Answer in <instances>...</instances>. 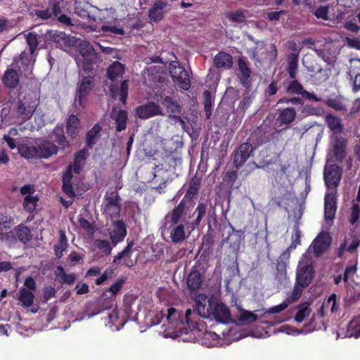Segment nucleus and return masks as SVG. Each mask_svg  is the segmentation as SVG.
<instances>
[{
	"label": "nucleus",
	"instance_id": "1",
	"mask_svg": "<svg viewBox=\"0 0 360 360\" xmlns=\"http://www.w3.org/2000/svg\"><path fill=\"white\" fill-rule=\"evenodd\" d=\"M207 211V205L205 202H199L195 212L193 214L197 213L195 219L192 221H188L186 219V214H184L181 217V223L178 221L176 224H174L172 220V211L168 213L165 219L169 224L168 229L170 230V238L173 243H179L182 242L186 238L185 226H188V228L195 229L200 226L202 218L205 217Z\"/></svg>",
	"mask_w": 360,
	"mask_h": 360
},
{
	"label": "nucleus",
	"instance_id": "2",
	"mask_svg": "<svg viewBox=\"0 0 360 360\" xmlns=\"http://www.w3.org/2000/svg\"><path fill=\"white\" fill-rule=\"evenodd\" d=\"M291 50L293 52L289 53L286 58L288 63L286 71L288 73L291 81L288 83L285 82L283 84L285 93L288 95L296 94L302 96L304 89L302 84L297 79H296L298 70L299 51H297L295 43L291 47Z\"/></svg>",
	"mask_w": 360,
	"mask_h": 360
},
{
	"label": "nucleus",
	"instance_id": "3",
	"mask_svg": "<svg viewBox=\"0 0 360 360\" xmlns=\"http://www.w3.org/2000/svg\"><path fill=\"white\" fill-rule=\"evenodd\" d=\"M201 180L197 176H193L190 180L188 188L180 202L172 210V220L174 224L181 221L184 214H187L188 204L191 203L198 195Z\"/></svg>",
	"mask_w": 360,
	"mask_h": 360
},
{
	"label": "nucleus",
	"instance_id": "4",
	"mask_svg": "<svg viewBox=\"0 0 360 360\" xmlns=\"http://www.w3.org/2000/svg\"><path fill=\"white\" fill-rule=\"evenodd\" d=\"M121 208V198L116 190L106 191L102 205L104 214L110 218L120 215Z\"/></svg>",
	"mask_w": 360,
	"mask_h": 360
},
{
	"label": "nucleus",
	"instance_id": "5",
	"mask_svg": "<svg viewBox=\"0 0 360 360\" xmlns=\"http://www.w3.org/2000/svg\"><path fill=\"white\" fill-rule=\"evenodd\" d=\"M169 72L173 82L180 89L184 91L190 89L191 79L188 73L181 65L179 63L175 64V62H172L169 64Z\"/></svg>",
	"mask_w": 360,
	"mask_h": 360
},
{
	"label": "nucleus",
	"instance_id": "6",
	"mask_svg": "<svg viewBox=\"0 0 360 360\" xmlns=\"http://www.w3.org/2000/svg\"><path fill=\"white\" fill-rule=\"evenodd\" d=\"M194 302L195 310L200 316L211 318L212 310L218 300L214 295L208 297L205 294L200 293L195 297Z\"/></svg>",
	"mask_w": 360,
	"mask_h": 360
},
{
	"label": "nucleus",
	"instance_id": "7",
	"mask_svg": "<svg viewBox=\"0 0 360 360\" xmlns=\"http://www.w3.org/2000/svg\"><path fill=\"white\" fill-rule=\"evenodd\" d=\"M82 165L74 161L72 165H68L65 171L63 172L62 179V191L69 198H74L75 196V193L72 186V172L79 174L82 170Z\"/></svg>",
	"mask_w": 360,
	"mask_h": 360
},
{
	"label": "nucleus",
	"instance_id": "8",
	"mask_svg": "<svg viewBox=\"0 0 360 360\" xmlns=\"http://www.w3.org/2000/svg\"><path fill=\"white\" fill-rule=\"evenodd\" d=\"M38 105L36 99H33L31 95L20 99L17 103L16 112L24 122L30 120Z\"/></svg>",
	"mask_w": 360,
	"mask_h": 360
},
{
	"label": "nucleus",
	"instance_id": "9",
	"mask_svg": "<svg viewBox=\"0 0 360 360\" xmlns=\"http://www.w3.org/2000/svg\"><path fill=\"white\" fill-rule=\"evenodd\" d=\"M315 274L311 264L299 266L296 272V285L306 288L311 283Z\"/></svg>",
	"mask_w": 360,
	"mask_h": 360
},
{
	"label": "nucleus",
	"instance_id": "10",
	"mask_svg": "<svg viewBox=\"0 0 360 360\" xmlns=\"http://www.w3.org/2000/svg\"><path fill=\"white\" fill-rule=\"evenodd\" d=\"M342 177V169L338 165L333 164L326 167L324 180L328 188H337Z\"/></svg>",
	"mask_w": 360,
	"mask_h": 360
},
{
	"label": "nucleus",
	"instance_id": "11",
	"mask_svg": "<svg viewBox=\"0 0 360 360\" xmlns=\"http://www.w3.org/2000/svg\"><path fill=\"white\" fill-rule=\"evenodd\" d=\"M94 77L86 76L79 85L76 93L75 102L80 106L83 107L86 103V98L94 87Z\"/></svg>",
	"mask_w": 360,
	"mask_h": 360
},
{
	"label": "nucleus",
	"instance_id": "12",
	"mask_svg": "<svg viewBox=\"0 0 360 360\" xmlns=\"http://www.w3.org/2000/svg\"><path fill=\"white\" fill-rule=\"evenodd\" d=\"M302 63L308 72H311V76L316 73H321L323 75V81L329 78L330 70L323 69L321 64L312 55H305L302 59Z\"/></svg>",
	"mask_w": 360,
	"mask_h": 360
},
{
	"label": "nucleus",
	"instance_id": "13",
	"mask_svg": "<svg viewBox=\"0 0 360 360\" xmlns=\"http://www.w3.org/2000/svg\"><path fill=\"white\" fill-rule=\"evenodd\" d=\"M254 148L249 142L241 143L233 155V163L236 168L241 167L252 155Z\"/></svg>",
	"mask_w": 360,
	"mask_h": 360
},
{
	"label": "nucleus",
	"instance_id": "14",
	"mask_svg": "<svg viewBox=\"0 0 360 360\" xmlns=\"http://www.w3.org/2000/svg\"><path fill=\"white\" fill-rule=\"evenodd\" d=\"M22 72L20 68H7L1 77L2 84L9 89H16L19 85Z\"/></svg>",
	"mask_w": 360,
	"mask_h": 360
},
{
	"label": "nucleus",
	"instance_id": "15",
	"mask_svg": "<svg viewBox=\"0 0 360 360\" xmlns=\"http://www.w3.org/2000/svg\"><path fill=\"white\" fill-rule=\"evenodd\" d=\"M160 103L166 108L167 112L169 113V117L176 122L184 124V121L179 116L181 112V107L171 96L161 97Z\"/></svg>",
	"mask_w": 360,
	"mask_h": 360
},
{
	"label": "nucleus",
	"instance_id": "16",
	"mask_svg": "<svg viewBox=\"0 0 360 360\" xmlns=\"http://www.w3.org/2000/svg\"><path fill=\"white\" fill-rule=\"evenodd\" d=\"M211 317H213L216 321L224 324L229 323L231 321L230 310L222 302H216L212 310Z\"/></svg>",
	"mask_w": 360,
	"mask_h": 360
},
{
	"label": "nucleus",
	"instance_id": "17",
	"mask_svg": "<svg viewBox=\"0 0 360 360\" xmlns=\"http://www.w3.org/2000/svg\"><path fill=\"white\" fill-rule=\"evenodd\" d=\"M136 112L138 117L142 120H146L156 115H162L160 107L153 102L138 106L136 108Z\"/></svg>",
	"mask_w": 360,
	"mask_h": 360
},
{
	"label": "nucleus",
	"instance_id": "18",
	"mask_svg": "<svg viewBox=\"0 0 360 360\" xmlns=\"http://www.w3.org/2000/svg\"><path fill=\"white\" fill-rule=\"evenodd\" d=\"M127 231L124 222L117 220L113 223V229L110 233V238L113 246L124 240Z\"/></svg>",
	"mask_w": 360,
	"mask_h": 360
},
{
	"label": "nucleus",
	"instance_id": "19",
	"mask_svg": "<svg viewBox=\"0 0 360 360\" xmlns=\"http://www.w3.org/2000/svg\"><path fill=\"white\" fill-rule=\"evenodd\" d=\"M37 159H47L51 155L57 154L58 146L53 143L44 140L37 146Z\"/></svg>",
	"mask_w": 360,
	"mask_h": 360
},
{
	"label": "nucleus",
	"instance_id": "20",
	"mask_svg": "<svg viewBox=\"0 0 360 360\" xmlns=\"http://www.w3.org/2000/svg\"><path fill=\"white\" fill-rule=\"evenodd\" d=\"M337 210V199L333 194L326 193L324 198V216L326 220H333Z\"/></svg>",
	"mask_w": 360,
	"mask_h": 360
},
{
	"label": "nucleus",
	"instance_id": "21",
	"mask_svg": "<svg viewBox=\"0 0 360 360\" xmlns=\"http://www.w3.org/2000/svg\"><path fill=\"white\" fill-rule=\"evenodd\" d=\"M330 245V238L328 236L320 233L314 240L313 249L316 256L323 255Z\"/></svg>",
	"mask_w": 360,
	"mask_h": 360
},
{
	"label": "nucleus",
	"instance_id": "22",
	"mask_svg": "<svg viewBox=\"0 0 360 360\" xmlns=\"http://www.w3.org/2000/svg\"><path fill=\"white\" fill-rule=\"evenodd\" d=\"M167 4L162 0H155L148 11V18L151 22H158L162 20L164 16L163 9Z\"/></svg>",
	"mask_w": 360,
	"mask_h": 360
},
{
	"label": "nucleus",
	"instance_id": "23",
	"mask_svg": "<svg viewBox=\"0 0 360 360\" xmlns=\"http://www.w3.org/2000/svg\"><path fill=\"white\" fill-rule=\"evenodd\" d=\"M129 80L126 79L122 82L120 89L117 85L112 84L110 87V96L112 98H116L119 95L120 100L122 104L125 105L128 96Z\"/></svg>",
	"mask_w": 360,
	"mask_h": 360
},
{
	"label": "nucleus",
	"instance_id": "24",
	"mask_svg": "<svg viewBox=\"0 0 360 360\" xmlns=\"http://www.w3.org/2000/svg\"><path fill=\"white\" fill-rule=\"evenodd\" d=\"M296 110L294 108L288 107L279 110L276 122L279 126L289 125L295 119Z\"/></svg>",
	"mask_w": 360,
	"mask_h": 360
},
{
	"label": "nucleus",
	"instance_id": "25",
	"mask_svg": "<svg viewBox=\"0 0 360 360\" xmlns=\"http://www.w3.org/2000/svg\"><path fill=\"white\" fill-rule=\"evenodd\" d=\"M237 63L238 66V70L241 74L240 82L244 86L247 87L250 84L249 79L251 76L252 70L249 68L248 63L245 60L244 57H238Z\"/></svg>",
	"mask_w": 360,
	"mask_h": 360
},
{
	"label": "nucleus",
	"instance_id": "26",
	"mask_svg": "<svg viewBox=\"0 0 360 360\" xmlns=\"http://www.w3.org/2000/svg\"><path fill=\"white\" fill-rule=\"evenodd\" d=\"M202 278L203 277L198 270L192 269L186 278L188 288L191 291L199 290L202 283Z\"/></svg>",
	"mask_w": 360,
	"mask_h": 360
},
{
	"label": "nucleus",
	"instance_id": "27",
	"mask_svg": "<svg viewBox=\"0 0 360 360\" xmlns=\"http://www.w3.org/2000/svg\"><path fill=\"white\" fill-rule=\"evenodd\" d=\"M217 68L230 69L233 65V57L226 52H219L213 59Z\"/></svg>",
	"mask_w": 360,
	"mask_h": 360
},
{
	"label": "nucleus",
	"instance_id": "28",
	"mask_svg": "<svg viewBox=\"0 0 360 360\" xmlns=\"http://www.w3.org/2000/svg\"><path fill=\"white\" fill-rule=\"evenodd\" d=\"M17 148L19 154L22 157L26 159L37 158V146H32L31 143L27 142H22L18 143Z\"/></svg>",
	"mask_w": 360,
	"mask_h": 360
},
{
	"label": "nucleus",
	"instance_id": "29",
	"mask_svg": "<svg viewBox=\"0 0 360 360\" xmlns=\"http://www.w3.org/2000/svg\"><path fill=\"white\" fill-rule=\"evenodd\" d=\"M79 123V120L77 115L72 114L68 117L66 123V131L68 135L72 139H75L78 135Z\"/></svg>",
	"mask_w": 360,
	"mask_h": 360
},
{
	"label": "nucleus",
	"instance_id": "30",
	"mask_svg": "<svg viewBox=\"0 0 360 360\" xmlns=\"http://www.w3.org/2000/svg\"><path fill=\"white\" fill-rule=\"evenodd\" d=\"M124 73V65L119 61L113 62L107 69L108 78L114 82Z\"/></svg>",
	"mask_w": 360,
	"mask_h": 360
},
{
	"label": "nucleus",
	"instance_id": "31",
	"mask_svg": "<svg viewBox=\"0 0 360 360\" xmlns=\"http://www.w3.org/2000/svg\"><path fill=\"white\" fill-rule=\"evenodd\" d=\"M326 121L333 134H340L342 132L343 126L341 120L338 117L329 114L326 115Z\"/></svg>",
	"mask_w": 360,
	"mask_h": 360
},
{
	"label": "nucleus",
	"instance_id": "32",
	"mask_svg": "<svg viewBox=\"0 0 360 360\" xmlns=\"http://www.w3.org/2000/svg\"><path fill=\"white\" fill-rule=\"evenodd\" d=\"M101 131L102 127L98 124H96L87 131L86 146L88 148L91 149L93 148L99 138Z\"/></svg>",
	"mask_w": 360,
	"mask_h": 360
},
{
	"label": "nucleus",
	"instance_id": "33",
	"mask_svg": "<svg viewBox=\"0 0 360 360\" xmlns=\"http://www.w3.org/2000/svg\"><path fill=\"white\" fill-rule=\"evenodd\" d=\"M112 119L115 121L116 131H122L126 129L128 120V113L124 110H120L116 115H111Z\"/></svg>",
	"mask_w": 360,
	"mask_h": 360
},
{
	"label": "nucleus",
	"instance_id": "34",
	"mask_svg": "<svg viewBox=\"0 0 360 360\" xmlns=\"http://www.w3.org/2000/svg\"><path fill=\"white\" fill-rule=\"evenodd\" d=\"M14 231L16 236V238L24 244H26L32 239L30 229L23 224H20L15 226Z\"/></svg>",
	"mask_w": 360,
	"mask_h": 360
},
{
	"label": "nucleus",
	"instance_id": "35",
	"mask_svg": "<svg viewBox=\"0 0 360 360\" xmlns=\"http://www.w3.org/2000/svg\"><path fill=\"white\" fill-rule=\"evenodd\" d=\"M196 315L191 309H188L186 310L185 314L182 313L181 318H180V325L181 326V328L186 329L187 328L191 329V328H194L195 324Z\"/></svg>",
	"mask_w": 360,
	"mask_h": 360
},
{
	"label": "nucleus",
	"instance_id": "36",
	"mask_svg": "<svg viewBox=\"0 0 360 360\" xmlns=\"http://www.w3.org/2000/svg\"><path fill=\"white\" fill-rule=\"evenodd\" d=\"M345 140L342 138H337L333 147V156L338 161H342L346 155Z\"/></svg>",
	"mask_w": 360,
	"mask_h": 360
},
{
	"label": "nucleus",
	"instance_id": "37",
	"mask_svg": "<svg viewBox=\"0 0 360 360\" xmlns=\"http://www.w3.org/2000/svg\"><path fill=\"white\" fill-rule=\"evenodd\" d=\"M68 246V240L65 233L63 230L59 231V239L56 244L54 245V252L56 257L60 259L63 256V251Z\"/></svg>",
	"mask_w": 360,
	"mask_h": 360
},
{
	"label": "nucleus",
	"instance_id": "38",
	"mask_svg": "<svg viewBox=\"0 0 360 360\" xmlns=\"http://www.w3.org/2000/svg\"><path fill=\"white\" fill-rule=\"evenodd\" d=\"M181 311H178L174 307H170L167 309L166 320L174 325V326L181 328V326L180 325V318H181Z\"/></svg>",
	"mask_w": 360,
	"mask_h": 360
},
{
	"label": "nucleus",
	"instance_id": "39",
	"mask_svg": "<svg viewBox=\"0 0 360 360\" xmlns=\"http://www.w3.org/2000/svg\"><path fill=\"white\" fill-rule=\"evenodd\" d=\"M323 102L327 106L333 108L335 110H346V106L341 96H336L335 98H327V99H326Z\"/></svg>",
	"mask_w": 360,
	"mask_h": 360
},
{
	"label": "nucleus",
	"instance_id": "40",
	"mask_svg": "<svg viewBox=\"0 0 360 360\" xmlns=\"http://www.w3.org/2000/svg\"><path fill=\"white\" fill-rule=\"evenodd\" d=\"M230 228L232 230V233L229 235L226 240H230V243L233 245H239L244 239L245 231L243 230H236L235 228L229 224Z\"/></svg>",
	"mask_w": 360,
	"mask_h": 360
},
{
	"label": "nucleus",
	"instance_id": "41",
	"mask_svg": "<svg viewBox=\"0 0 360 360\" xmlns=\"http://www.w3.org/2000/svg\"><path fill=\"white\" fill-rule=\"evenodd\" d=\"M19 300L24 307H29L32 305L34 295L30 290L25 288H21L20 290Z\"/></svg>",
	"mask_w": 360,
	"mask_h": 360
},
{
	"label": "nucleus",
	"instance_id": "42",
	"mask_svg": "<svg viewBox=\"0 0 360 360\" xmlns=\"http://www.w3.org/2000/svg\"><path fill=\"white\" fill-rule=\"evenodd\" d=\"M297 309L298 311L295 316V320L297 323H302L307 316H309L311 311V308L306 302L299 304Z\"/></svg>",
	"mask_w": 360,
	"mask_h": 360
},
{
	"label": "nucleus",
	"instance_id": "43",
	"mask_svg": "<svg viewBox=\"0 0 360 360\" xmlns=\"http://www.w3.org/2000/svg\"><path fill=\"white\" fill-rule=\"evenodd\" d=\"M53 135H54V141L58 143L60 147H61L63 149H65V148H68L70 146V143L68 141L63 129L62 128H56L53 131Z\"/></svg>",
	"mask_w": 360,
	"mask_h": 360
},
{
	"label": "nucleus",
	"instance_id": "44",
	"mask_svg": "<svg viewBox=\"0 0 360 360\" xmlns=\"http://www.w3.org/2000/svg\"><path fill=\"white\" fill-rule=\"evenodd\" d=\"M0 241L9 248L13 247L17 242L15 231L0 232Z\"/></svg>",
	"mask_w": 360,
	"mask_h": 360
},
{
	"label": "nucleus",
	"instance_id": "45",
	"mask_svg": "<svg viewBox=\"0 0 360 360\" xmlns=\"http://www.w3.org/2000/svg\"><path fill=\"white\" fill-rule=\"evenodd\" d=\"M134 241H129L127 243V246L124 248V249L119 252L113 259L112 263L115 264H120V260L123 258L126 257H131V250L132 247L134 246Z\"/></svg>",
	"mask_w": 360,
	"mask_h": 360
},
{
	"label": "nucleus",
	"instance_id": "46",
	"mask_svg": "<svg viewBox=\"0 0 360 360\" xmlns=\"http://www.w3.org/2000/svg\"><path fill=\"white\" fill-rule=\"evenodd\" d=\"M257 316L252 311L244 310L240 314L238 321L241 325H248L255 322Z\"/></svg>",
	"mask_w": 360,
	"mask_h": 360
},
{
	"label": "nucleus",
	"instance_id": "47",
	"mask_svg": "<svg viewBox=\"0 0 360 360\" xmlns=\"http://www.w3.org/2000/svg\"><path fill=\"white\" fill-rule=\"evenodd\" d=\"M38 200L37 196L26 195L23 202L24 209L30 213L33 212L36 209Z\"/></svg>",
	"mask_w": 360,
	"mask_h": 360
},
{
	"label": "nucleus",
	"instance_id": "48",
	"mask_svg": "<svg viewBox=\"0 0 360 360\" xmlns=\"http://www.w3.org/2000/svg\"><path fill=\"white\" fill-rule=\"evenodd\" d=\"M203 104L206 116L209 117L212 114V94L209 90H205L203 92Z\"/></svg>",
	"mask_w": 360,
	"mask_h": 360
},
{
	"label": "nucleus",
	"instance_id": "49",
	"mask_svg": "<svg viewBox=\"0 0 360 360\" xmlns=\"http://www.w3.org/2000/svg\"><path fill=\"white\" fill-rule=\"evenodd\" d=\"M226 17L230 21L236 23H243L246 20V16L243 11H236L235 12H228L226 13Z\"/></svg>",
	"mask_w": 360,
	"mask_h": 360
},
{
	"label": "nucleus",
	"instance_id": "50",
	"mask_svg": "<svg viewBox=\"0 0 360 360\" xmlns=\"http://www.w3.org/2000/svg\"><path fill=\"white\" fill-rule=\"evenodd\" d=\"M255 98L254 95L252 94L250 95L244 96L240 101L239 105L237 108V111L240 114H245L247 109L250 106Z\"/></svg>",
	"mask_w": 360,
	"mask_h": 360
},
{
	"label": "nucleus",
	"instance_id": "51",
	"mask_svg": "<svg viewBox=\"0 0 360 360\" xmlns=\"http://www.w3.org/2000/svg\"><path fill=\"white\" fill-rule=\"evenodd\" d=\"M323 307L330 308L332 313H335L339 310V304L337 302V295L331 294L326 302H323Z\"/></svg>",
	"mask_w": 360,
	"mask_h": 360
},
{
	"label": "nucleus",
	"instance_id": "52",
	"mask_svg": "<svg viewBox=\"0 0 360 360\" xmlns=\"http://www.w3.org/2000/svg\"><path fill=\"white\" fill-rule=\"evenodd\" d=\"M357 264L358 259L356 257L355 259V262L353 265L346 266L343 275V281L345 285H348L349 278L356 274Z\"/></svg>",
	"mask_w": 360,
	"mask_h": 360
},
{
	"label": "nucleus",
	"instance_id": "53",
	"mask_svg": "<svg viewBox=\"0 0 360 360\" xmlns=\"http://www.w3.org/2000/svg\"><path fill=\"white\" fill-rule=\"evenodd\" d=\"M277 104H293L299 106H303L304 100L302 97L301 98L299 96H292L291 98L282 97L278 100Z\"/></svg>",
	"mask_w": 360,
	"mask_h": 360
},
{
	"label": "nucleus",
	"instance_id": "54",
	"mask_svg": "<svg viewBox=\"0 0 360 360\" xmlns=\"http://www.w3.org/2000/svg\"><path fill=\"white\" fill-rule=\"evenodd\" d=\"M165 162L169 167L175 169L176 167L180 166L182 162L181 157L176 153H174L167 156Z\"/></svg>",
	"mask_w": 360,
	"mask_h": 360
},
{
	"label": "nucleus",
	"instance_id": "55",
	"mask_svg": "<svg viewBox=\"0 0 360 360\" xmlns=\"http://www.w3.org/2000/svg\"><path fill=\"white\" fill-rule=\"evenodd\" d=\"M96 247L104 254L109 255L112 251L110 242L105 239H98L96 240Z\"/></svg>",
	"mask_w": 360,
	"mask_h": 360
},
{
	"label": "nucleus",
	"instance_id": "56",
	"mask_svg": "<svg viewBox=\"0 0 360 360\" xmlns=\"http://www.w3.org/2000/svg\"><path fill=\"white\" fill-rule=\"evenodd\" d=\"M133 302L125 299L122 305V310L128 319H133L136 313L132 309Z\"/></svg>",
	"mask_w": 360,
	"mask_h": 360
},
{
	"label": "nucleus",
	"instance_id": "57",
	"mask_svg": "<svg viewBox=\"0 0 360 360\" xmlns=\"http://www.w3.org/2000/svg\"><path fill=\"white\" fill-rule=\"evenodd\" d=\"M26 40L30 47V53H34L39 44L37 35L35 33L30 32L26 36Z\"/></svg>",
	"mask_w": 360,
	"mask_h": 360
},
{
	"label": "nucleus",
	"instance_id": "58",
	"mask_svg": "<svg viewBox=\"0 0 360 360\" xmlns=\"http://www.w3.org/2000/svg\"><path fill=\"white\" fill-rule=\"evenodd\" d=\"M301 244V231L299 229L298 225H295L293 229V233L292 235V243L290 245V248L295 249L298 245Z\"/></svg>",
	"mask_w": 360,
	"mask_h": 360
},
{
	"label": "nucleus",
	"instance_id": "59",
	"mask_svg": "<svg viewBox=\"0 0 360 360\" xmlns=\"http://www.w3.org/2000/svg\"><path fill=\"white\" fill-rule=\"evenodd\" d=\"M79 52L82 57L95 56L94 48L89 42H83L80 44Z\"/></svg>",
	"mask_w": 360,
	"mask_h": 360
},
{
	"label": "nucleus",
	"instance_id": "60",
	"mask_svg": "<svg viewBox=\"0 0 360 360\" xmlns=\"http://www.w3.org/2000/svg\"><path fill=\"white\" fill-rule=\"evenodd\" d=\"M360 216V206L357 203H354L351 208V214L349 219V222L354 225L357 223Z\"/></svg>",
	"mask_w": 360,
	"mask_h": 360
},
{
	"label": "nucleus",
	"instance_id": "61",
	"mask_svg": "<svg viewBox=\"0 0 360 360\" xmlns=\"http://www.w3.org/2000/svg\"><path fill=\"white\" fill-rule=\"evenodd\" d=\"M88 155L89 153L86 148L81 149L75 153L74 161L84 167Z\"/></svg>",
	"mask_w": 360,
	"mask_h": 360
},
{
	"label": "nucleus",
	"instance_id": "62",
	"mask_svg": "<svg viewBox=\"0 0 360 360\" xmlns=\"http://www.w3.org/2000/svg\"><path fill=\"white\" fill-rule=\"evenodd\" d=\"M95 56L83 57L82 67L84 72L86 73H90L93 71V63L95 60Z\"/></svg>",
	"mask_w": 360,
	"mask_h": 360
},
{
	"label": "nucleus",
	"instance_id": "63",
	"mask_svg": "<svg viewBox=\"0 0 360 360\" xmlns=\"http://www.w3.org/2000/svg\"><path fill=\"white\" fill-rule=\"evenodd\" d=\"M360 245V237L356 235L352 236V240L348 245L347 244V251L351 254L356 253L357 249Z\"/></svg>",
	"mask_w": 360,
	"mask_h": 360
},
{
	"label": "nucleus",
	"instance_id": "64",
	"mask_svg": "<svg viewBox=\"0 0 360 360\" xmlns=\"http://www.w3.org/2000/svg\"><path fill=\"white\" fill-rule=\"evenodd\" d=\"M125 283V278H118L108 289L112 295H116L122 289L124 283Z\"/></svg>",
	"mask_w": 360,
	"mask_h": 360
}]
</instances>
